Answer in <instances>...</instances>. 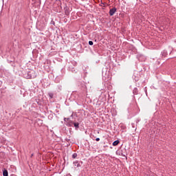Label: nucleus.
Masks as SVG:
<instances>
[{"label": "nucleus", "instance_id": "nucleus-1", "mask_svg": "<svg viewBox=\"0 0 176 176\" xmlns=\"http://www.w3.org/2000/svg\"><path fill=\"white\" fill-rule=\"evenodd\" d=\"M66 126L69 127H72L74 126V121L71 120L69 118H64Z\"/></svg>", "mask_w": 176, "mask_h": 176}, {"label": "nucleus", "instance_id": "nucleus-2", "mask_svg": "<svg viewBox=\"0 0 176 176\" xmlns=\"http://www.w3.org/2000/svg\"><path fill=\"white\" fill-rule=\"evenodd\" d=\"M116 10H118L116 9V8H113L110 9V10H109V14H110L111 16H113V14H115V13H116Z\"/></svg>", "mask_w": 176, "mask_h": 176}, {"label": "nucleus", "instance_id": "nucleus-3", "mask_svg": "<svg viewBox=\"0 0 176 176\" xmlns=\"http://www.w3.org/2000/svg\"><path fill=\"white\" fill-rule=\"evenodd\" d=\"M123 151H126V149L124 150H120L118 151H117V153H119V155L120 156H122L123 157H126V153H123Z\"/></svg>", "mask_w": 176, "mask_h": 176}, {"label": "nucleus", "instance_id": "nucleus-4", "mask_svg": "<svg viewBox=\"0 0 176 176\" xmlns=\"http://www.w3.org/2000/svg\"><path fill=\"white\" fill-rule=\"evenodd\" d=\"M73 124H74L76 130H78V129H79V123L78 122H74Z\"/></svg>", "mask_w": 176, "mask_h": 176}, {"label": "nucleus", "instance_id": "nucleus-5", "mask_svg": "<svg viewBox=\"0 0 176 176\" xmlns=\"http://www.w3.org/2000/svg\"><path fill=\"white\" fill-rule=\"evenodd\" d=\"M120 142L119 140H116L113 142V146H116L117 145H119V143Z\"/></svg>", "mask_w": 176, "mask_h": 176}, {"label": "nucleus", "instance_id": "nucleus-6", "mask_svg": "<svg viewBox=\"0 0 176 176\" xmlns=\"http://www.w3.org/2000/svg\"><path fill=\"white\" fill-rule=\"evenodd\" d=\"M74 164L76 167H80V164H78V161L74 162Z\"/></svg>", "mask_w": 176, "mask_h": 176}, {"label": "nucleus", "instance_id": "nucleus-7", "mask_svg": "<svg viewBox=\"0 0 176 176\" xmlns=\"http://www.w3.org/2000/svg\"><path fill=\"white\" fill-rule=\"evenodd\" d=\"M3 176H8V170H3Z\"/></svg>", "mask_w": 176, "mask_h": 176}, {"label": "nucleus", "instance_id": "nucleus-8", "mask_svg": "<svg viewBox=\"0 0 176 176\" xmlns=\"http://www.w3.org/2000/svg\"><path fill=\"white\" fill-rule=\"evenodd\" d=\"M133 94H138V89L137 88H134Z\"/></svg>", "mask_w": 176, "mask_h": 176}, {"label": "nucleus", "instance_id": "nucleus-9", "mask_svg": "<svg viewBox=\"0 0 176 176\" xmlns=\"http://www.w3.org/2000/svg\"><path fill=\"white\" fill-rule=\"evenodd\" d=\"M72 157H73V159H76V157H78V154L76 153H74L72 155Z\"/></svg>", "mask_w": 176, "mask_h": 176}, {"label": "nucleus", "instance_id": "nucleus-10", "mask_svg": "<svg viewBox=\"0 0 176 176\" xmlns=\"http://www.w3.org/2000/svg\"><path fill=\"white\" fill-rule=\"evenodd\" d=\"M89 45L90 46H93V41H89Z\"/></svg>", "mask_w": 176, "mask_h": 176}, {"label": "nucleus", "instance_id": "nucleus-11", "mask_svg": "<svg viewBox=\"0 0 176 176\" xmlns=\"http://www.w3.org/2000/svg\"><path fill=\"white\" fill-rule=\"evenodd\" d=\"M96 141H97V142L100 141V138H97L96 139Z\"/></svg>", "mask_w": 176, "mask_h": 176}, {"label": "nucleus", "instance_id": "nucleus-12", "mask_svg": "<svg viewBox=\"0 0 176 176\" xmlns=\"http://www.w3.org/2000/svg\"><path fill=\"white\" fill-rule=\"evenodd\" d=\"M33 156H34V154H32L31 157H32Z\"/></svg>", "mask_w": 176, "mask_h": 176}, {"label": "nucleus", "instance_id": "nucleus-13", "mask_svg": "<svg viewBox=\"0 0 176 176\" xmlns=\"http://www.w3.org/2000/svg\"><path fill=\"white\" fill-rule=\"evenodd\" d=\"M122 129H123V130H124L125 127H123Z\"/></svg>", "mask_w": 176, "mask_h": 176}]
</instances>
